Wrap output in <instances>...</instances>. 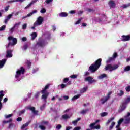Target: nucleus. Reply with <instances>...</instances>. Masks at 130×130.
<instances>
[{
  "label": "nucleus",
  "mask_w": 130,
  "mask_h": 130,
  "mask_svg": "<svg viewBox=\"0 0 130 130\" xmlns=\"http://www.w3.org/2000/svg\"><path fill=\"white\" fill-rule=\"evenodd\" d=\"M102 62V59L99 58L96 60L94 63L92 64L89 68L88 71H90L91 73H95L96 71H98L101 66V62Z\"/></svg>",
  "instance_id": "nucleus-1"
},
{
  "label": "nucleus",
  "mask_w": 130,
  "mask_h": 130,
  "mask_svg": "<svg viewBox=\"0 0 130 130\" xmlns=\"http://www.w3.org/2000/svg\"><path fill=\"white\" fill-rule=\"evenodd\" d=\"M50 84H47L45 86V87L41 90V93L42 94L41 99L44 101L45 102H47V99L48 98V96H49V92L46 91L48 89H49V86Z\"/></svg>",
  "instance_id": "nucleus-2"
},
{
  "label": "nucleus",
  "mask_w": 130,
  "mask_h": 130,
  "mask_svg": "<svg viewBox=\"0 0 130 130\" xmlns=\"http://www.w3.org/2000/svg\"><path fill=\"white\" fill-rule=\"evenodd\" d=\"M8 39L9 42L8 45L6 46V48H9L10 46H14V45H16V44H17V42H18V40H17V38H14L12 36L8 37Z\"/></svg>",
  "instance_id": "nucleus-3"
},
{
  "label": "nucleus",
  "mask_w": 130,
  "mask_h": 130,
  "mask_svg": "<svg viewBox=\"0 0 130 130\" xmlns=\"http://www.w3.org/2000/svg\"><path fill=\"white\" fill-rule=\"evenodd\" d=\"M47 44V42H45V40L43 39H40L35 44V48H43L45 45Z\"/></svg>",
  "instance_id": "nucleus-4"
},
{
  "label": "nucleus",
  "mask_w": 130,
  "mask_h": 130,
  "mask_svg": "<svg viewBox=\"0 0 130 130\" xmlns=\"http://www.w3.org/2000/svg\"><path fill=\"white\" fill-rule=\"evenodd\" d=\"M118 65L115 64L113 65L111 64H108L105 67V71H110V72H112V71H115V70H117V69H118Z\"/></svg>",
  "instance_id": "nucleus-5"
},
{
  "label": "nucleus",
  "mask_w": 130,
  "mask_h": 130,
  "mask_svg": "<svg viewBox=\"0 0 130 130\" xmlns=\"http://www.w3.org/2000/svg\"><path fill=\"white\" fill-rule=\"evenodd\" d=\"M26 73V69L24 68V67H20V69H18L16 71V75H15V78L16 79H18L20 77V76L21 75H24Z\"/></svg>",
  "instance_id": "nucleus-6"
},
{
  "label": "nucleus",
  "mask_w": 130,
  "mask_h": 130,
  "mask_svg": "<svg viewBox=\"0 0 130 130\" xmlns=\"http://www.w3.org/2000/svg\"><path fill=\"white\" fill-rule=\"evenodd\" d=\"M128 103H129L125 100V102H123L122 104L120 105V108L118 110V112L119 113H121V112H122V111H124V110L126 109V105L128 104Z\"/></svg>",
  "instance_id": "nucleus-7"
},
{
  "label": "nucleus",
  "mask_w": 130,
  "mask_h": 130,
  "mask_svg": "<svg viewBox=\"0 0 130 130\" xmlns=\"http://www.w3.org/2000/svg\"><path fill=\"white\" fill-rule=\"evenodd\" d=\"M44 19L42 16H39L36 22H35V24L38 26H40V25H42V23H43Z\"/></svg>",
  "instance_id": "nucleus-8"
},
{
  "label": "nucleus",
  "mask_w": 130,
  "mask_h": 130,
  "mask_svg": "<svg viewBox=\"0 0 130 130\" xmlns=\"http://www.w3.org/2000/svg\"><path fill=\"white\" fill-rule=\"evenodd\" d=\"M85 81H86V82H88L89 84H93V83H96V80L93 79V78L91 76L85 78Z\"/></svg>",
  "instance_id": "nucleus-9"
},
{
  "label": "nucleus",
  "mask_w": 130,
  "mask_h": 130,
  "mask_svg": "<svg viewBox=\"0 0 130 130\" xmlns=\"http://www.w3.org/2000/svg\"><path fill=\"white\" fill-rule=\"evenodd\" d=\"M4 93V90L0 91V110L3 108V104L2 103V100H3V97L5 96Z\"/></svg>",
  "instance_id": "nucleus-10"
},
{
  "label": "nucleus",
  "mask_w": 130,
  "mask_h": 130,
  "mask_svg": "<svg viewBox=\"0 0 130 130\" xmlns=\"http://www.w3.org/2000/svg\"><path fill=\"white\" fill-rule=\"evenodd\" d=\"M121 40L122 41L125 42V41H129L130 40V36L129 35H123L121 36Z\"/></svg>",
  "instance_id": "nucleus-11"
},
{
  "label": "nucleus",
  "mask_w": 130,
  "mask_h": 130,
  "mask_svg": "<svg viewBox=\"0 0 130 130\" xmlns=\"http://www.w3.org/2000/svg\"><path fill=\"white\" fill-rule=\"evenodd\" d=\"M13 14H14V13H12L9 15H8L5 18L4 23H5V24H7L8 22H9V20L11 19V18L13 17Z\"/></svg>",
  "instance_id": "nucleus-12"
},
{
  "label": "nucleus",
  "mask_w": 130,
  "mask_h": 130,
  "mask_svg": "<svg viewBox=\"0 0 130 130\" xmlns=\"http://www.w3.org/2000/svg\"><path fill=\"white\" fill-rule=\"evenodd\" d=\"M28 109H29V110H31L32 113H34V114H35L36 115H38L39 111L37 110H35V107H28Z\"/></svg>",
  "instance_id": "nucleus-13"
},
{
  "label": "nucleus",
  "mask_w": 130,
  "mask_h": 130,
  "mask_svg": "<svg viewBox=\"0 0 130 130\" xmlns=\"http://www.w3.org/2000/svg\"><path fill=\"white\" fill-rule=\"evenodd\" d=\"M37 10H34L28 14L27 15V16H23L22 17V19L24 20V19H26V18H28V17H31V16H32V15H33V14H35V13H37Z\"/></svg>",
  "instance_id": "nucleus-14"
},
{
  "label": "nucleus",
  "mask_w": 130,
  "mask_h": 130,
  "mask_svg": "<svg viewBox=\"0 0 130 130\" xmlns=\"http://www.w3.org/2000/svg\"><path fill=\"white\" fill-rule=\"evenodd\" d=\"M13 52V50H8L7 51L6 57L11 58L13 57V54H12Z\"/></svg>",
  "instance_id": "nucleus-15"
},
{
  "label": "nucleus",
  "mask_w": 130,
  "mask_h": 130,
  "mask_svg": "<svg viewBox=\"0 0 130 130\" xmlns=\"http://www.w3.org/2000/svg\"><path fill=\"white\" fill-rule=\"evenodd\" d=\"M89 127L91 128V129H100V128H101L100 125H97L96 126L90 125Z\"/></svg>",
  "instance_id": "nucleus-16"
},
{
  "label": "nucleus",
  "mask_w": 130,
  "mask_h": 130,
  "mask_svg": "<svg viewBox=\"0 0 130 130\" xmlns=\"http://www.w3.org/2000/svg\"><path fill=\"white\" fill-rule=\"evenodd\" d=\"M109 6H110V8H115L116 4L115 3H114V1H110L109 2Z\"/></svg>",
  "instance_id": "nucleus-17"
},
{
  "label": "nucleus",
  "mask_w": 130,
  "mask_h": 130,
  "mask_svg": "<svg viewBox=\"0 0 130 130\" xmlns=\"http://www.w3.org/2000/svg\"><path fill=\"white\" fill-rule=\"evenodd\" d=\"M36 2H37L36 0L31 1L26 7H25L24 8V9L25 10H27V9H29V8H30V7H31V6H32V5H34V4H35V3H36Z\"/></svg>",
  "instance_id": "nucleus-18"
},
{
  "label": "nucleus",
  "mask_w": 130,
  "mask_h": 130,
  "mask_svg": "<svg viewBox=\"0 0 130 130\" xmlns=\"http://www.w3.org/2000/svg\"><path fill=\"white\" fill-rule=\"evenodd\" d=\"M6 60H7L6 59H4L0 61V69L4 67V66H5V64L6 63Z\"/></svg>",
  "instance_id": "nucleus-19"
},
{
  "label": "nucleus",
  "mask_w": 130,
  "mask_h": 130,
  "mask_svg": "<svg viewBox=\"0 0 130 130\" xmlns=\"http://www.w3.org/2000/svg\"><path fill=\"white\" fill-rule=\"evenodd\" d=\"M62 119H64V120H67V119H70V116L68 115V114H65L61 116Z\"/></svg>",
  "instance_id": "nucleus-20"
},
{
  "label": "nucleus",
  "mask_w": 130,
  "mask_h": 130,
  "mask_svg": "<svg viewBox=\"0 0 130 130\" xmlns=\"http://www.w3.org/2000/svg\"><path fill=\"white\" fill-rule=\"evenodd\" d=\"M30 123H31V121H29L28 122H27L25 124H23L21 126V129H24V128H25V127H27V126H28V125H29V124H30Z\"/></svg>",
  "instance_id": "nucleus-21"
},
{
  "label": "nucleus",
  "mask_w": 130,
  "mask_h": 130,
  "mask_svg": "<svg viewBox=\"0 0 130 130\" xmlns=\"http://www.w3.org/2000/svg\"><path fill=\"white\" fill-rule=\"evenodd\" d=\"M37 37V33L36 32H32L31 35V40H34L35 38Z\"/></svg>",
  "instance_id": "nucleus-22"
},
{
  "label": "nucleus",
  "mask_w": 130,
  "mask_h": 130,
  "mask_svg": "<svg viewBox=\"0 0 130 130\" xmlns=\"http://www.w3.org/2000/svg\"><path fill=\"white\" fill-rule=\"evenodd\" d=\"M80 96H81V94H77V95L73 96L72 98V101H75V100H77V99H79V98H80Z\"/></svg>",
  "instance_id": "nucleus-23"
},
{
  "label": "nucleus",
  "mask_w": 130,
  "mask_h": 130,
  "mask_svg": "<svg viewBox=\"0 0 130 130\" xmlns=\"http://www.w3.org/2000/svg\"><path fill=\"white\" fill-rule=\"evenodd\" d=\"M108 100V99H107L106 96L105 98L101 99L100 101L101 102V104H104V103H105V102H106Z\"/></svg>",
  "instance_id": "nucleus-24"
},
{
  "label": "nucleus",
  "mask_w": 130,
  "mask_h": 130,
  "mask_svg": "<svg viewBox=\"0 0 130 130\" xmlns=\"http://www.w3.org/2000/svg\"><path fill=\"white\" fill-rule=\"evenodd\" d=\"M129 122H130V117L129 118L126 117V118L124 120V123L125 124H128Z\"/></svg>",
  "instance_id": "nucleus-25"
},
{
  "label": "nucleus",
  "mask_w": 130,
  "mask_h": 130,
  "mask_svg": "<svg viewBox=\"0 0 130 130\" xmlns=\"http://www.w3.org/2000/svg\"><path fill=\"white\" fill-rule=\"evenodd\" d=\"M59 17H67L68 13L67 12H61L59 14Z\"/></svg>",
  "instance_id": "nucleus-26"
},
{
  "label": "nucleus",
  "mask_w": 130,
  "mask_h": 130,
  "mask_svg": "<svg viewBox=\"0 0 130 130\" xmlns=\"http://www.w3.org/2000/svg\"><path fill=\"white\" fill-rule=\"evenodd\" d=\"M117 95L119 97H121V96H123V95H124V91L122 90H120V92L117 93Z\"/></svg>",
  "instance_id": "nucleus-27"
},
{
  "label": "nucleus",
  "mask_w": 130,
  "mask_h": 130,
  "mask_svg": "<svg viewBox=\"0 0 130 130\" xmlns=\"http://www.w3.org/2000/svg\"><path fill=\"white\" fill-rule=\"evenodd\" d=\"M114 60V58L112 57H109L108 59L106 61L107 63H110L111 61H113Z\"/></svg>",
  "instance_id": "nucleus-28"
},
{
  "label": "nucleus",
  "mask_w": 130,
  "mask_h": 130,
  "mask_svg": "<svg viewBox=\"0 0 130 130\" xmlns=\"http://www.w3.org/2000/svg\"><path fill=\"white\" fill-rule=\"evenodd\" d=\"M79 120H81V118H78L76 120L73 121L72 123L73 124H74V125H76L77 123H78V121H79Z\"/></svg>",
  "instance_id": "nucleus-29"
},
{
  "label": "nucleus",
  "mask_w": 130,
  "mask_h": 130,
  "mask_svg": "<svg viewBox=\"0 0 130 130\" xmlns=\"http://www.w3.org/2000/svg\"><path fill=\"white\" fill-rule=\"evenodd\" d=\"M26 0H11L9 2V3H15L16 2H20V3H23L25 2Z\"/></svg>",
  "instance_id": "nucleus-30"
},
{
  "label": "nucleus",
  "mask_w": 130,
  "mask_h": 130,
  "mask_svg": "<svg viewBox=\"0 0 130 130\" xmlns=\"http://www.w3.org/2000/svg\"><path fill=\"white\" fill-rule=\"evenodd\" d=\"M106 77H107L106 74H103L99 76V79H104V78H106Z\"/></svg>",
  "instance_id": "nucleus-31"
},
{
  "label": "nucleus",
  "mask_w": 130,
  "mask_h": 130,
  "mask_svg": "<svg viewBox=\"0 0 130 130\" xmlns=\"http://www.w3.org/2000/svg\"><path fill=\"white\" fill-rule=\"evenodd\" d=\"M88 111H89V109L81 111L80 112V113L81 114H86V113H87V112H88Z\"/></svg>",
  "instance_id": "nucleus-32"
},
{
  "label": "nucleus",
  "mask_w": 130,
  "mask_h": 130,
  "mask_svg": "<svg viewBox=\"0 0 130 130\" xmlns=\"http://www.w3.org/2000/svg\"><path fill=\"white\" fill-rule=\"evenodd\" d=\"M41 124L42 125H48V121H42Z\"/></svg>",
  "instance_id": "nucleus-33"
},
{
  "label": "nucleus",
  "mask_w": 130,
  "mask_h": 130,
  "mask_svg": "<svg viewBox=\"0 0 130 130\" xmlns=\"http://www.w3.org/2000/svg\"><path fill=\"white\" fill-rule=\"evenodd\" d=\"M12 121H13V119H10L8 121H6V120L3 121V123H4V124H6V123L12 122Z\"/></svg>",
  "instance_id": "nucleus-34"
},
{
  "label": "nucleus",
  "mask_w": 130,
  "mask_h": 130,
  "mask_svg": "<svg viewBox=\"0 0 130 130\" xmlns=\"http://www.w3.org/2000/svg\"><path fill=\"white\" fill-rule=\"evenodd\" d=\"M129 71H130V66H127L124 69V72H129Z\"/></svg>",
  "instance_id": "nucleus-35"
},
{
  "label": "nucleus",
  "mask_w": 130,
  "mask_h": 130,
  "mask_svg": "<svg viewBox=\"0 0 130 130\" xmlns=\"http://www.w3.org/2000/svg\"><path fill=\"white\" fill-rule=\"evenodd\" d=\"M115 125V122H112L111 125L110 126L109 129H113V127Z\"/></svg>",
  "instance_id": "nucleus-36"
},
{
  "label": "nucleus",
  "mask_w": 130,
  "mask_h": 130,
  "mask_svg": "<svg viewBox=\"0 0 130 130\" xmlns=\"http://www.w3.org/2000/svg\"><path fill=\"white\" fill-rule=\"evenodd\" d=\"M87 11L88 13H94L95 12V10L90 8H87Z\"/></svg>",
  "instance_id": "nucleus-37"
},
{
  "label": "nucleus",
  "mask_w": 130,
  "mask_h": 130,
  "mask_svg": "<svg viewBox=\"0 0 130 130\" xmlns=\"http://www.w3.org/2000/svg\"><path fill=\"white\" fill-rule=\"evenodd\" d=\"M111 94H112V91H110L108 93L107 96H106V98L108 99V100L110 98V95H111Z\"/></svg>",
  "instance_id": "nucleus-38"
},
{
  "label": "nucleus",
  "mask_w": 130,
  "mask_h": 130,
  "mask_svg": "<svg viewBox=\"0 0 130 130\" xmlns=\"http://www.w3.org/2000/svg\"><path fill=\"white\" fill-rule=\"evenodd\" d=\"M122 7L123 9H126V8H128V7H130V3H128V4L123 5Z\"/></svg>",
  "instance_id": "nucleus-39"
},
{
  "label": "nucleus",
  "mask_w": 130,
  "mask_h": 130,
  "mask_svg": "<svg viewBox=\"0 0 130 130\" xmlns=\"http://www.w3.org/2000/svg\"><path fill=\"white\" fill-rule=\"evenodd\" d=\"M82 20H83V18L81 17L79 19H78L77 21H76V22L75 23V25H79V24H80L81 21H82Z\"/></svg>",
  "instance_id": "nucleus-40"
},
{
  "label": "nucleus",
  "mask_w": 130,
  "mask_h": 130,
  "mask_svg": "<svg viewBox=\"0 0 130 130\" xmlns=\"http://www.w3.org/2000/svg\"><path fill=\"white\" fill-rule=\"evenodd\" d=\"M108 113H107V112H103V113H102L101 114V116L102 117H104V116H106L107 115H108Z\"/></svg>",
  "instance_id": "nucleus-41"
},
{
  "label": "nucleus",
  "mask_w": 130,
  "mask_h": 130,
  "mask_svg": "<svg viewBox=\"0 0 130 130\" xmlns=\"http://www.w3.org/2000/svg\"><path fill=\"white\" fill-rule=\"evenodd\" d=\"M124 120V119H123V118L120 119L119 120V121H118V124L121 125V123H122V122H123Z\"/></svg>",
  "instance_id": "nucleus-42"
},
{
  "label": "nucleus",
  "mask_w": 130,
  "mask_h": 130,
  "mask_svg": "<svg viewBox=\"0 0 130 130\" xmlns=\"http://www.w3.org/2000/svg\"><path fill=\"white\" fill-rule=\"evenodd\" d=\"M21 24V22H19L18 23H15V25H14V28H19V26Z\"/></svg>",
  "instance_id": "nucleus-43"
},
{
  "label": "nucleus",
  "mask_w": 130,
  "mask_h": 130,
  "mask_svg": "<svg viewBox=\"0 0 130 130\" xmlns=\"http://www.w3.org/2000/svg\"><path fill=\"white\" fill-rule=\"evenodd\" d=\"M125 89L126 91V92H127L128 93H129V92H130V85H128L127 87H126L125 88Z\"/></svg>",
  "instance_id": "nucleus-44"
},
{
  "label": "nucleus",
  "mask_w": 130,
  "mask_h": 130,
  "mask_svg": "<svg viewBox=\"0 0 130 130\" xmlns=\"http://www.w3.org/2000/svg\"><path fill=\"white\" fill-rule=\"evenodd\" d=\"M39 128H40L41 130H45L46 129V128L45 126H43V125H39Z\"/></svg>",
  "instance_id": "nucleus-45"
},
{
  "label": "nucleus",
  "mask_w": 130,
  "mask_h": 130,
  "mask_svg": "<svg viewBox=\"0 0 130 130\" xmlns=\"http://www.w3.org/2000/svg\"><path fill=\"white\" fill-rule=\"evenodd\" d=\"M67 86H68L67 84H64L63 83L61 84L60 85L61 89H64V88L67 87Z\"/></svg>",
  "instance_id": "nucleus-46"
},
{
  "label": "nucleus",
  "mask_w": 130,
  "mask_h": 130,
  "mask_svg": "<svg viewBox=\"0 0 130 130\" xmlns=\"http://www.w3.org/2000/svg\"><path fill=\"white\" fill-rule=\"evenodd\" d=\"M40 13H41V14H44L46 13V9H45V8L42 9L40 11Z\"/></svg>",
  "instance_id": "nucleus-47"
},
{
  "label": "nucleus",
  "mask_w": 130,
  "mask_h": 130,
  "mask_svg": "<svg viewBox=\"0 0 130 130\" xmlns=\"http://www.w3.org/2000/svg\"><path fill=\"white\" fill-rule=\"evenodd\" d=\"M100 121V120H96L95 122L91 123L90 125H92V126L93 125H96V124H97V123H98V122H99Z\"/></svg>",
  "instance_id": "nucleus-48"
},
{
  "label": "nucleus",
  "mask_w": 130,
  "mask_h": 130,
  "mask_svg": "<svg viewBox=\"0 0 130 130\" xmlns=\"http://www.w3.org/2000/svg\"><path fill=\"white\" fill-rule=\"evenodd\" d=\"M23 30H26L27 29V23H24L22 25Z\"/></svg>",
  "instance_id": "nucleus-49"
},
{
  "label": "nucleus",
  "mask_w": 130,
  "mask_h": 130,
  "mask_svg": "<svg viewBox=\"0 0 130 130\" xmlns=\"http://www.w3.org/2000/svg\"><path fill=\"white\" fill-rule=\"evenodd\" d=\"M40 95V92H37L35 94V98H36V99H37V98H38V97H39Z\"/></svg>",
  "instance_id": "nucleus-50"
},
{
  "label": "nucleus",
  "mask_w": 130,
  "mask_h": 130,
  "mask_svg": "<svg viewBox=\"0 0 130 130\" xmlns=\"http://www.w3.org/2000/svg\"><path fill=\"white\" fill-rule=\"evenodd\" d=\"M71 79H76V78H78L77 75H72L70 76Z\"/></svg>",
  "instance_id": "nucleus-51"
},
{
  "label": "nucleus",
  "mask_w": 130,
  "mask_h": 130,
  "mask_svg": "<svg viewBox=\"0 0 130 130\" xmlns=\"http://www.w3.org/2000/svg\"><path fill=\"white\" fill-rule=\"evenodd\" d=\"M69 82V78H65L63 80V83H68Z\"/></svg>",
  "instance_id": "nucleus-52"
},
{
  "label": "nucleus",
  "mask_w": 130,
  "mask_h": 130,
  "mask_svg": "<svg viewBox=\"0 0 130 130\" xmlns=\"http://www.w3.org/2000/svg\"><path fill=\"white\" fill-rule=\"evenodd\" d=\"M13 116V114H10L9 115H5V118H10V117H12Z\"/></svg>",
  "instance_id": "nucleus-53"
},
{
  "label": "nucleus",
  "mask_w": 130,
  "mask_h": 130,
  "mask_svg": "<svg viewBox=\"0 0 130 130\" xmlns=\"http://www.w3.org/2000/svg\"><path fill=\"white\" fill-rule=\"evenodd\" d=\"M6 29V25H3L0 27V31H4Z\"/></svg>",
  "instance_id": "nucleus-54"
},
{
  "label": "nucleus",
  "mask_w": 130,
  "mask_h": 130,
  "mask_svg": "<svg viewBox=\"0 0 130 130\" xmlns=\"http://www.w3.org/2000/svg\"><path fill=\"white\" fill-rule=\"evenodd\" d=\"M25 111V110L24 109V110H22L20 111L19 112V115H22V114H23V113H24Z\"/></svg>",
  "instance_id": "nucleus-55"
},
{
  "label": "nucleus",
  "mask_w": 130,
  "mask_h": 130,
  "mask_svg": "<svg viewBox=\"0 0 130 130\" xmlns=\"http://www.w3.org/2000/svg\"><path fill=\"white\" fill-rule=\"evenodd\" d=\"M61 127H62V126L60 124H58L56 126V128H57V129H59V130L60 129V128H61Z\"/></svg>",
  "instance_id": "nucleus-56"
},
{
  "label": "nucleus",
  "mask_w": 130,
  "mask_h": 130,
  "mask_svg": "<svg viewBox=\"0 0 130 130\" xmlns=\"http://www.w3.org/2000/svg\"><path fill=\"white\" fill-rule=\"evenodd\" d=\"M117 57V53L115 52L113 54L112 58L114 59L116 58Z\"/></svg>",
  "instance_id": "nucleus-57"
},
{
  "label": "nucleus",
  "mask_w": 130,
  "mask_h": 130,
  "mask_svg": "<svg viewBox=\"0 0 130 130\" xmlns=\"http://www.w3.org/2000/svg\"><path fill=\"white\" fill-rule=\"evenodd\" d=\"M90 75V73L89 72L87 71L84 73V77H87V76H89Z\"/></svg>",
  "instance_id": "nucleus-58"
},
{
  "label": "nucleus",
  "mask_w": 130,
  "mask_h": 130,
  "mask_svg": "<svg viewBox=\"0 0 130 130\" xmlns=\"http://www.w3.org/2000/svg\"><path fill=\"white\" fill-rule=\"evenodd\" d=\"M38 25L36 24L35 23H34V26L32 27H31V29H32V30H35V27H38Z\"/></svg>",
  "instance_id": "nucleus-59"
},
{
  "label": "nucleus",
  "mask_w": 130,
  "mask_h": 130,
  "mask_svg": "<svg viewBox=\"0 0 130 130\" xmlns=\"http://www.w3.org/2000/svg\"><path fill=\"white\" fill-rule=\"evenodd\" d=\"M23 49L24 50H27L28 49V45L26 44L23 46Z\"/></svg>",
  "instance_id": "nucleus-60"
},
{
  "label": "nucleus",
  "mask_w": 130,
  "mask_h": 130,
  "mask_svg": "<svg viewBox=\"0 0 130 130\" xmlns=\"http://www.w3.org/2000/svg\"><path fill=\"white\" fill-rule=\"evenodd\" d=\"M9 8H10V6L9 5L5 7V12H8V11H9Z\"/></svg>",
  "instance_id": "nucleus-61"
},
{
  "label": "nucleus",
  "mask_w": 130,
  "mask_h": 130,
  "mask_svg": "<svg viewBox=\"0 0 130 130\" xmlns=\"http://www.w3.org/2000/svg\"><path fill=\"white\" fill-rule=\"evenodd\" d=\"M27 64L28 66V67L30 68L31 67V63L30 61H27Z\"/></svg>",
  "instance_id": "nucleus-62"
},
{
  "label": "nucleus",
  "mask_w": 130,
  "mask_h": 130,
  "mask_svg": "<svg viewBox=\"0 0 130 130\" xmlns=\"http://www.w3.org/2000/svg\"><path fill=\"white\" fill-rule=\"evenodd\" d=\"M12 127H14V124L10 123L8 126V128H12Z\"/></svg>",
  "instance_id": "nucleus-63"
},
{
  "label": "nucleus",
  "mask_w": 130,
  "mask_h": 130,
  "mask_svg": "<svg viewBox=\"0 0 130 130\" xmlns=\"http://www.w3.org/2000/svg\"><path fill=\"white\" fill-rule=\"evenodd\" d=\"M81 129V127H75L74 128V130H80Z\"/></svg>",
  "instance_id": "nucleus-64"
}]
</instances>
